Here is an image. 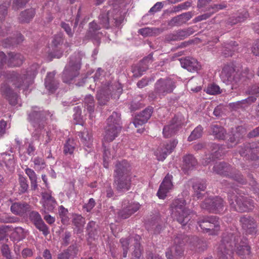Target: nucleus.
Listing matches in <instances>:
<instances>
[{
  "mask_svg": "<svg viewBox=\"0 0 259 259\" xmlns=\"http://www.w3.org/2000/svg\"><path fill=\"white\" fill-rule=\"evenodd\" d=\"M240 155L246 160H256L259 157V143H247L241 146Z\"/></svg>",
  "mask_w": 259,
  "mask_h": 259,
  "instance_id": "obj_15",
  "label": "nucleus"
},
{
  "mask_svg": "<svg viewBox=\"0 0 259 259\" xmlns=\"http://www.w3.org/2000/svg\"><path fill=\"white\" fill-rule=\"evenodd\" d=\"M24 171L30 180L31 189L35 190L38 187L37 177L36 173L33 169L28 167H26Z\"/></svg>",
  "mask_w": 259,
  "mask_h": 259,
  "instance_id": "obj_41",
  "label": "nucleus"
},
{
  "mask_svg": "<svg viewBox=\"0 0 259 259\" xmlns=\"http://www.w3.org/2000/svg\"><path fill=\"white\" fill-rule=\"evenodd\" d=\"M207 93L210 95H215L221 93L220 87L214 84H211L207 88Z\"/></svg>",
  "mask_w": 259,
  "mask_h": 259,
  "instance_id": "obj_60",
  "label": "nucleus"
},
{
  "mask_svg": "<svg viewBox=\"0 0 259 259\" xmlns=\"http://www.w3.org/2000/svg\"><path fill=\"white\" fill-rule=\"evenodd\" d=\"M223 153V148L220 147L218 145L213 144V149L212 150L211 153L208 157L203 159L202 163L204 165L208 164L211 160H214L215 158H218L222 156Z\"/></svg>",
  "mask_w": 259,
  "mask_h": 259,
  "instance_id": "obj_30",
  "label": "nucleus"
},
{
  "mask_svg": "<svg viewBox=\"0 0 259 259\" xmlns=\"http://www.w3.org/2000/svg\"><path fill=\"white\" fill-rule=\"evenodd\" d=\"M227 187L231 189L228 192V200L230 207L235 211L243 212L252 210L254 207L253 201L247 197L242 195L237 196L234 193V191L237 194H239L238 189L233 185L228 184Z\"/></svg>",
  "mask_w": 259,
  "mask_h": 259,
  "instance_id": "obj_5",
  "label": "nucleus"
},
{
  "mask_svg": "<svg viewBox=\"0 0 259 259\" xmlns=\"http://www.w3.org/2000/svg\"><path fill=\"white\" fill-rule=\"evenodd\" d=\"M35 14L34 9L31 8L22 11L18 18L21 23H28L32 19Z\"/></svg>",
  "mask_w": 259,
  "mask_h": 259,
  "instance_id": "obj_39",
  "label": "nucleus"
},
{
  "mask_svg": "<svg viewBox=\"0 0 259 259\" xmlns=\"http://www.w3.org/2000/svg\"><path fill=\"white\" fill-rule=\"evenodd\" d=\"M211 134L214 138L223 140L225 137L226 132L224 128L217 124H212L210 125Z\"/></svg>",
  "mask_w": 259,
  "mask_h": 259,
  "instance_id": "obj_38",
  "label": "nucleus"
},
{
  "mask_svg": "<svg viewBox=\"0 0 259 259\" xmlns=\"http://www.w3.org/2000/svg\"><path fill=\"white\" fill-rule=\"evenodd\" d=\"M8 4L6 3L0 5V23L5 20L7 15V9Z\"/></svg>",
  "mask_w": 259,
  "mask_h": 259,
  "instance_id": "obj_58",
  "label": "nucleus"
},
{
  "mask_svg": "<svg viewBox=\"0 0 259 259\" xmlns=\"http://www.w3.org/2000/svg\"><path fill=\"white\" fill-rule=\"evenodd\" d=\"M163 7L162 2H157L149 11L148 13L153 14L157 12L160 11Z\"/></svg>",
  "mask_w": 259,
  "mask_h": 259,
  "instance_id": "obj_61",
  "label": "nucleus"
},
{
  "mask_svg": "<svg viewBox=\"0 0 259 259\" xmlns=\"http://www.w3.org/2000/svg\"><path fill=\"white\" fill-rule=\"evenodd\" d=\"M63 252L67 253L68 256L72 258L77 255L78 249L76 245H72L70 246L66 250L64 251Z\"/></svg>",
  "mask_w": 259,
  "mask_h": 259,
  "instance_id": "obj_57",
  "label": "nucleus"
},
{
  "mask_svg": "<svg viewBox=\"0 0 259 259\" xmlns=\"http://www.w3.org/2000/svg\"><path fill=\"white\" fill-rule=\"evenodd\" d=\"M13 235L17 240H21L26 237L27 232L21 227H16L13 232Z\"/></svg>",
  "mask_w": 259,
  "mask_h": 259,
  "instance_id": "obj_53",
  "label": "nucleus"
},
{
  "mask_svg": "<svg viewBox=\"0 0 259 259\" xmlns=\"http://www.w3.org/2000/svg\"><path fill=\"white\" fill-rule=\"evenodd\" d=\"M178 144L176 140L170 141L168 143L164 144L156 151V156L158 160L163 161L175 149Z\"/></svg>",
  "mask_w": 259,
  "mask_h": 259,
  "instance_id": "obj_21",
  "label": "nucleus"
},
{
  "mask_svg": "<svg viewBox=\"0 0 259 259\" xmlns=\"http://www.w3.org/2000/svg\"><path fill=\"white\" fill-rule=\"evenodd\" d=\"M256 100V98L254 96H249L247 98L242 100L238 102V105L242 107H245L255 102Z\"/></svg>",
  "mask_w": 259,
  "mask_h": 259,
  "instance_id": "obj_56",
  "label": "nucleus"
},
{
  "mask_svg": "<svg viewBox=\"0 0 259 259\" xmlns=\"http://www.w3.org/2000/svg\"><path fill=\"white\" fill-rule=\"evenodd\" d=\"M235 250L243 257L249 255L250 253V248L246 238H242L238 230L233 227L223 233L221 242L218 248V256L220 259H233Z\"/></svg>",
  "mask_w": 259,
  "mask_h": 259,
  "instance_id": "obj_1",
  "label": "nucleus"
},
{
  "mask_svg": "<svg viewBox=\"0 0 259 259\" xmlns=\"http://www.w3.org/2000/svg\"><path fill=\"white\" fill-rule=\"evenodd\" d=\"M175 243V245L168 248L165 252L167 259H180L184 255V249L182 243Z\"/></svg>",
  "mask_w": 259,
  "mask_h": 259,
  "instance_id": "obj_24",
  "label": "nucleus"
},
{
  "mask_svg": "<svg viewBox=\"0 0 259 259\" xmlns=\"http://www.w3.org/2000/svg\"><path fill=\"white\" fill-rule=\"evenodd\" d=\"M87 232L89 237L95 239L97 236L98 231L96 227V222L91 221L87 224Z\"/></svg>",
  "mask_w": 259,
  "mask_h": 259,
  "instance_id": "obj_47",
  "label": "nucleus"
},
{
  "mask_svg": "<svg viewBox=\"0 0 259 259\" xmlns=\"http://www.w3.org/2000/svg\"><path fill=\"white\" fill-rule=\"evenodd\" d=\"M224 206V201L219 197L205 199L201 204L202 208L215 213L222 212L223 210Z\"/></svg>",
  "mask_w": 259,
  "mask_h": 259,
  "instance_id": "obj_16",
  "label": "nucleus"
},
{
  "mask_svg": "<svg viewBox=\"0 0 259 259\" xmlns=\"http://www.w3.org/2000/svg\"><path fill=\"white\" fill-rule=\"evenodd\" d=\"M42 198L44 200V206L49 210L54 209L56 204V201L50 193H44L42 194Z\"/></svg>",
  "mask_w": 259,
  "mask_h": 259,
  "instance_id": "obj_40",
  "label": "nucleus"
},
{
  "mask_svg": "<svg viewBox=\"0 0 259 259\" xmlns=\"http://www.w3.org/2000/svg\"><path fill=\"white\" fill-rule=\"evenodd\" d=\"M176 32L179 40L184 39L190 35L188 31L185 29L179 30Z\"/></svg>",
  "mask_w": 259,
  "mask_h": 259,
  "instance_id": "obj_63",
  "label": "nucleus"
},
{
  "mask_svg": "<svg viewBox=\"0 0 259 259\" xmlns=\"http://www.w3.org/2000/svg\"><path fill=\"white\" fill-rule=\"evenodd\" d=\"M84 103L85 108L91 115L95 109V101L93 96L91 95H87L84 99Z\"/></svg>",
  "mask_w": 259,
  "mask_h": 259,
  "instance_id": "obj_45",
  "label": "nucleus"
},
{
  "mask_svg": "<svg viewBox=\"0 0 259 259\" xmlns=\"http://www.w3.org/2000/svg\"><path fill=\"white\" fill-rule=\"evenodd\" d=\"M186 201L183 199L175 200L171 205V215L183 226H185L194 215L192 211L185 207Z\"/></svg>",
  "mask_w": 259,
  "mask_h": 259,
  "instance_id": "obj_10",
  "label": "nucleus"
},
{
  "mask_svg": "<svg viewBox=\"0 0 259 259\" xmlns=\"http://www.w3.org/2000/svg\"><path fill=\"white\" fill-rule=\"evenodd\" d=\"M29 0H14L13 3V9L17 10L24 7Z\"/></svg>",
  "mask_w": 259,
  "mask_h": 259,
  "instance_id": "obj_59",
  "label": "nucleus"
},
{
  "mask_svg": "<svg viewBox=\"0 0 259 259\" xmlns=\"http://www.w3.org/2000/svg\"><path fill=\"white\" fill-rule=\"evenodd\" d=\"M122 92L121 85L119 83H115L110 85L109 82H102V85L97 92L96 98L100 105H105L111 97L119 98Z\"/></svg>",
  "mask_w": 259,
  "mask_h": 259,
  "instance_id": "obj_9",
  "label": "nucleus"
},
{
  "mask_svg": "<svg viewBox=\"0 0 259 259\" xmlns=\"http://www.w3.org/2000/svg\"><path fill=\"white\" fill-rule=\"evenodd\" d=\"M192 187L194 191V197L197 199H201L203 195L201 192L205 191L206 188V182L204 180L197 181L193 183Z\"/></svg>",
  "mask_w": 259,
  "mask_h": 259,
  "instance_id": "obj_31",
  "label": "nucleus"
},
{
  "mask_svg": "<svg viewBox=\"0 0 259 259\" xmlns=\"http://www.w3.org/2000/svg\"><path fill=\"white\" fill-rule=\"evenodd\" d=\"M137 236H140L136 235L134 236H130L127 238H122L120 239V242L121 244L123 249H128L130 245H133L134 246L136 245V241L135 240L137 238Z\"/></svg>",
  "mask_w": 259,
  "mask_h": 259,
  "instance_id": "obj_48",
  "label": "nucleus"
},
{
  "mask_svg": "<svg viewBox=\"0 0 259 259\" xmlns=\"http://www.w3.org/2000/svg\"><path fill=\"white\" fill-rule=\"evenodd\" d=\"M237 50V44L235 41H231L230 42L225 43L222 48V54L225 57L232 56L235 52Z\"/></svg>",
  "mask_w": 259,
  "mask_h": 259,
  "instance_id": "obj_35",
  "label": "nucleus"
},
{
  "mask_svg": "<svg viewBox=\"0 0 259 259\" xmlns=\"http://www.w3.org/2000/svg\"><path fill=\"white\" fill-rule=\"evenodd\" d=\"M236 130V133L234 134L232 137H230L228 140V148L232 147L233 145H235L237 141L245 134V130L241 126H238Z\"/></svg>",
  "mask_w": 259,
  "mask_h": 259,
  "instance_id": "obj_32",
  "label": "nucleus"
},
{
  "mask_svg": "<svg viewBox=\"0 0 259 259\" xmlns=\"http://www.w3.org/2000/svg\"><path fill=\"white\" fill-rule=\"evenodd\" d=\"M159 28L155 27H145L139 29V33L143 36H152L159 34L161 32Z\"/></svg>",
  "mask_w": 259,
  "mask_h": 259,
  "instance_id": "obj_46",
  "label": "nucleus"
},
{
  "mask_svg": "<svg viewBox=\"0 0 259 259\" xmlns=\"http://www.w3.org/2000/svg\"><path fill=\"white\" fill-rule=\"evenodd\" d=\"M184 23L181 15L173 17L169 22L168 25L170 26H180Z\"/></svg>",
  "mask_w": 259,
  "mask_h": 259,
  "instance_id": "obj_55",
  "label": "nucleus"
},
{
  "mask_svg": "<svg viewBox=\"0 0 259 259\" xmlns=\"http://www.w3.org/2000/svg\"><path fill=\"white\" fill-rule=\"evenodd\" d=\"M226 8V5L223 4L219 5H214L208 8L209 11H211V14L216 13L220 10H222Z\"/></svg>",
  "mask_w": 259,
  "mask_h": 259,
  "instance_id": "obj_64",
  "label": "nucleus"
},
{
  "mask_svg": "<svg viewBox=\"0 0 259 259\" xmlns=\"http://www.w3.org/2000/svg\"><path fill=\"white\" fill-rule=\"evenodd\" d=\"M96 205V202L93 198H90L88 203H85L83 206V208L87 212H90L92 209L95 207Z\"/></svg>",
  "mask_w": 259,
  "mask_h": 259,
  "instance_id": "obj_62",
  "label": "nucleus"
},
{
  "mask_svg": "<svg viewBox=\"0 0 259 259\" xmlns=\"http://www.w3.org/2000/svg\"><path fill=\"white\" fill-rule=\"evenodd\" d=\"M29 219L39 231L42 232L44 235H47L49 233L48 227L45 224L39 213L35 211H32L29 213Z\"/></svg>",
  "mask_w": 259,
  "mask_h": 259,
  "instance_id": "obj_22",
  "label": "nucleus"
},
{
  "mask_svg": "<svg viewBox=\"0 0 259 259\" xmlns=\"http://www.w3.org/2000/svg\"><path fill=\"white\" fill-rule=\"evenodd\" d=\"M240 222L242 228L246 234L252 236L256 234L257 224L252 217L248 215H243L240 218Z\"/></svg>",
  "mask_w": 259,
  "mask_h": 259,
  "instance_id": "obj_19",
  "label": "nucleus"
},
{
  "mask_svg": "<svg viewBox=\"0 0 259 259\" xmlns=\"http://www.w3.org/2000/svg\"><path fill=\"white\" fill-rule=\"evenodd\" d=\"M153 110L152 107H148L138 114L133 121L135 127H138L146 123L151 116Z\"/></svg>",
  "mask_w": 259,
  "mask_h": 259,
  "instance_id": "obj_25",
  "label": "nucleus"
},
{
  "mask_svg": "<svg viewBox=\"0 0 259 259\" xmlns=\"http://www.w3.org/2000/svg\"><path fill=\"white\" fill-rule=\"evenodd\" d=\"M147 59H143L138 64L135 65L132 68L133 76L138 77L143 75L148 68V65L146 63Z\"/></svg>",
  "mask_w": 259,
  "mask_h": 259,
  "instance_id": "obj_33",
  "label": "nucleus"
},
{
  "mask_svg": "<svg viewBox=\"0 0 259 259\" xmlns=\"http://www.w3.org/2000/svg\"><path fill=\"white\" fill-rule=\"evenodd\" d=\"M213 170L217 174L232 178L240 184L243 185L246 183L243 176L226 162H217L213 167Z\"/></svg>",
  "mask_w": 259,
  "mask_h": 259,
  "instance_id": "obj_13",
  "label": "nucleus"
},
{
  "mask_svg": "<svg viewBox=\"0 0 259 259\" xmlns=\"http://www.w3.org/2000/svg\"><path fill=\"white\" fill-rule=\"evenodd\" d=\"M197 164L195 158L192 155L185 156L183 159V168L187 171L192 169Z\"/></svg>",
  "mask_w": 259,
  "mask_h": 259,
  "instance_id": "obj_37",
  "label": "nucleus"
},
{
  "mask_svg": "<svg viewBox=\"0 0 259 259\" xmlns=\"http://www.w3.org/2000/svg\"><path fill=\"white\" fill-rule=\"evenodd\" d=\"M78 136L85 146L91 147L93 141L92 135L88 130L84 128L82 132H78Z\"/></svg>",
  "mask_w": 259,
  "mask_h": 259,
  "instance_id": "obj_36",
  "label": "nucleus"
},
{
  "mask_svg": "<svg viewBox=\"0 0 259 259\" xmlns=\"http://www.w3.org/2000/svg\"><path fill=\"white\" fill-rule=\"evenodd\" d=\"M55 71L48 72L45 80V87L51 93H54L59 87V83L55 78Z\"/></svg>",
  "mask_w": 259,
  "mask_h": 259,
  "instance_id": "obj_27",
  "label": "nucleus"
},
{
  "mask_svg": "<svg viewBox=\"0 0 259 259\" xmlns=\"http://www.w3.org/2000/svg\"><path fill=\"white\" fill-rule=\"evenodd\" d=\"M180 61L182 67L190 72H197L201 69V65L194 58L187 57L182 58Z\"/></svg>",
  "mask_w": 259,
  "mask_h": 259,
  "instance_id": "obj_26",
  "label": "nucleus"
},
{
  "mask_svg": "<svg viewBox=\"0 0 259 259\" xmlns=\"http://www.w3.org/2000/svg\"><path fill=\"white\" fill-rule=\"evenodd\" d=\"M30 209V206L26 203L15 202L11 206V211L17 215H23Z\"/></svg>",
  "mask_w": 259,
  "mask_h": 259,
  "instance_id": "obj_29",
  "label": "nucleus"
},
{
  "mask_svg": "<svg viewBox=\"0 0 259 259\" xmlns=\"http://www.w3.org/2000/svg\"><path fill=\"white\" fill-rule=\"evenodd\" d=\"M172 176L169 174H167L165 176L157 193V195L159 198L164 199L167 193L172 189L174 187L172 182Z\"/></svg>",
  "mask_w": 259,
  "mask_h": 259,
  "instance_id": "obj_20",
  "label": "nucleus"
},
{
  "mask_svg": "<svg viewBox=\"0 0 259 259\" xmlns=\"http://www.w3.org/2000/svg\"><path fill=\"white\" fill-rule=\"evenodd\" d=\"M75 148V143L73 140L68 139L64 145L63 151L65 154H72Z\"/></svg>",
  "mask_w": 259,
  "mask_h": 259,
  "instance_id": "obj_52",
  "label": "nucleus"
},
{
  "mask_svg": "<svg viewBox=\"0 0 259 259\" xmlns=\"http://www.w3.org/2000/svg\"><path fill=\"white\" fill-rule=\"evenodd\" d=\"M83 56V53L82 52H75L70 56L62 74V79L64 82L71 83L79 74Z\"/></svg>",
  "mask_w": 259,
  "mask_h": 259,
  "instance_id": "obj_7",
  "label": "nucleus"
},
{
  "mask_svg": "<svg viewBox=\"0 0 259 259\" xmlns=\"http://www.w3.org/2000/svg\"><path fill=\"white\" fill-rule=\"evenodd\" d=\"M58 213L62 223L64 225L67 224L69 222V218L67 215L68 213V209L63 206L61 205L59 207Z\"/></svg>",
  "mask_w": 259,
  "mask_h": 259,
  "instance_id": "obj_49",
  "label": "nucleus"
},
{
  "mask_svg": "<svg viewBox=\"0 0 259 259\" xmlns=\"http://www.w3.org/2000/svg\"><path fill=\"white\" fill-rule=\"evenodd\" d=\"M72 224L77 229V232H82V228L85 223V219L80 214H74L72 217Z\"/></svg>",
  "mask_w": 259,
  "mask_h": 259,
  "instance_id": "obj_42",
  "label": "nucleus"
},
{
  "mask_svg": "<svg viewBox=\"0 0 259 259\" xmlns=\"http://www.w3.org/2000/svg\"><path fill=\"white\" fill-rule=\"evenodd\" d=\"M113 177V185L117 191L124 192L131 189V167L126 160L116 162Z\"/></svg>",
  "mask_w": 259,
  "mask_h": 259,
  "instance_id": "obj_3",
  "label": "nucleus"
},
{
  "mask_svg": "<svg viewBox=\"0 0 259 259\" xmlns=\"http://www.w3.org/2000/svg\"><path fill=\"white\" fill-rule=\"evenodd\" d=\"M9 56L8 64L9 66L17 67L22 64L24 58L20 54L10 53H9Z\"/></svg>",
  "mask_w": 259,
  "mask_h": 259,
  "instance_id": "obj_34",
  "label": "nucleus"
},
{
  "mask_svg": "<svg viewBox=\"0 0 259 259\" xmlns=\"http://www.w3.org/2000/svg\"><path fill=\"white\" fill-rule=\"evenodd\" d=\"M1 92L11 105H15L17 104L18 95L13 92L9 85L7 84L3 85L1 87Z\"/></svg>",
  "mask_w": 259,
  "mask_h": 259,
  "instance_id": "obj_28",
  "label": "nucleus"
},
{
  "mask_svg": "<svg viewBox=\"0 0 259 259\" xmlns=\"http://www.w3.org/2000/svg\"><path fill=\"white\" fill-rule=\"evenodd\" d=\"M176 87V82L174 79L170 78H161L156 81L154 91L149 94V97L152 100H155L157 97L161 98L171 93Z\"/></svg>",
  "mask_w": 259,
  "mask_h": 259,
  "instance_id": "obj_12",
  "label": "nucleus"
},
{
  "mask_svg": "<svg viewBox=\"0 0 259 259\" xmlns=\"http://www.w3.org/2000/svg\"><path fill=\"white\" fill-rule=\"evenodd\" d=\"M140 207V205L138 202L124 200L122 202L121 208L118 212V217L123 219H127L137 212Z\"/></svg>",
  "mask_w": 259,
  "mask_h": 259,
  "instance_id": "obj_18",
  "label": "nucleus"
},
{
  "mask_svg": "<svg viewBox=\"0 0 259 259\" xmlns=\"http://www.w3.org/2000/svg\"><path fill=\"white\" fill-rule=\"evenodd\" d=\"M18 181L20 193L23 194L26 192L28 188V183L27 178L22 175H19Z\"/></svg>",
  "mask_w": 259,
  "mask_h": 259,
  "instance_id": "obj_50",
  "label": "nucleus"
},
{
  "mask_svg": "<svg viewBox=\"0 0 259 259\" xmlns=\"http://www.w3.org/2000/svg\"><path fill=\"white\" fill-rule=\"evenodd\" d=\"M37 69V65H33L30 69L23 70L20 73L14 71L7 72L6 77L15 88L26 90L33 83Z\"/></svg>",
  "mask_w": 259,
  "mask_h": 259,
  "instance_id": "obj_4",
  "label": "nucleus"
},
{
  "mask_svg": "<svg viewBox=\"0 0 259 259\" xmlns=\"http://www.w3.org/2000/svg\"><path fill=\"white\" fill-rule=\"evenodd\" d=\"M24 38L23 35L20 33H17L15 37L7 39L4 42L3 45L4 47L7 48L15 44H18L23 41Z\"/></svg>",
  "mask_w": 259,
  "mask_h": 259,
  "instance_id": "obj_44",
  "label": "nucleus"
},
{
  "mask_svg": "<svg viewBox=\"0 0 259 259\" xmlns=\"http://www.w3.org/2000/svg\"><path fill=\"white\" fill-rule=\"evenodd\" d=\"M121 128L120 114L113 112L107 120L104 141L107 142L113 141L118 136Z\"/></svg>",
  "mask_w": 259,
  "mask_h": 259,
  "instance_id": "obj_11",
  "label": "nucleus"
},
{
  "mask_svg": "<svg viewBox=\"0 0 259 259\" xmlns=\"http://www.w3.org/2000/svg\"><path fill=\"white\" fill-rule=\"evenodd\" d=\"M202 133L203 127L200 125H199L192 132L188 138V140L189 141H192L200 138L202 135Z\"/></svg>",
  "mask_w": 259,
  "mask_h": 259,
  "instance_id": "obj_51",
  "label": "nucleus"
},
{
  "mask_svg": "<svg viewBox=\"0 0 259 259\" xmlns=\"http://www.w3.org/2000/svg\"><path fill=\"white\" fill-rule=\"evenodd\" d=\"M114 20H111L109 18V13H104L99 16V24L95 21L89 23V29L85 35L87 39H92L98 40L103 36V33L99 31L102 28L108 29L110 27V23Z\"/></svg>",
  "mask_w": 259,
  "mask_h": 259,
  "instance_id": "obj_8",
  "label": "nucleus"
},
{
  "mask_svg": "<svg viewBox=\"0 0 259 259\" xmlns=\"http://www.w3.org/2000/svg\"><path fill=\"white\" fill-rule=\"evenodd\" d=\"M140 236H137L136 241V245L134 246V249L132 253L131 259H141L143 249L141 248L140 240Z\"/></svg>",
  "mask_w": 259,
  "mask_h": 259,
  "instance_id": "obj_43",
  "label": "nucleus"
},
{
  "mask_svg": "<svg viewBox=\"0 0 259 259\" xmlns=\"http://www.w3.org/2000/svg\"><path fill=\"white\" fill-rule=\"evenodd\" d=\"M184 119L181 116H175L163 128V134L165 138H169L175 135L182 127Z\"/></svg>",
  "mask_w": 259,
  "mask_h": 259,
  "instance_id": "obj_17",
  "label": "nucleus"
},
{
  "mask_svg": "<svg viewBox=\"0 0 259 259\" xmlns=\"http://www.w3.org/2000/svg\"><path fill=\"white\" fill-rule=\"evenodd\" d=\"M31 160L33 162L35 168H44L45 166V160L40 157L36 156L32 158Z\"/></svg>",
  "mask_w": 259,
  "mask_h": 259,
  "instance_id": "obj_54",
  "label": "nucleus"
},
{
  "mask_svg": "<svg viewBox=\"0 0 259 259\" xmlns=\"http://www.w3.org/2000/svg\"><path fill=\"white\" fill-rule=\"evenodd\" d=\"M199 226L204 232L211 235H217L220 231L219 218L216 216L204 217L197 222Z\"/></svg>",
  "mask_w": 259,
  "mask_h": 259,
  "instance_id": "obj_14",
  "label": "nucleus"
},
{
  "mask_svg": "<svg viewBox=\"0 0 259 259\" xmlns=\"http://www.w3.org/2000/svg\"><path fill=\"white\" fill-rule=\"evenodd\" d=\"M244 74H252L249 70L246 68L242 70L239 66L234 64H225L220 73V78L223 83L230 85L232 90L237 89L245 80V77H248Z\"/></svg>",
  "mask_w": 259,
  "mask_h": 259,
  "instance_id": "obj_2",
  "label": "nucleus"
},
{
  "mask_svg": "<svg viewBox=\"0 0 259 259\" xmlns=\"http://www.w3.org/2000/svg\"><path fill=\"white\" fill-rule=\"evenodd\" d=\"M27 120L34 128L36 134L39 135L47 124V120L51 118L53 114L48 110L34 106L27 111Z\"/></svg>",
  "mask_w": 259,
  "mask_h": 259,
  "instance_id": "obj_6",
  "label": "nucleus"
},
{
  "mask_svg": "<svg viewBox=\"0 0 259 259\" xmlns=\"http://www.w3.org/2000/svg\"><path fill=\"white\" fill-rule=\"evenodd\" d=\"M176 243L181 244V242L183 245L187 243L191 249H194L196 248L199 247L198 245L201 242V240L196 236L188 237L184 234H179L175 238Z\"/></svg>",
  "mask_w": 259,
  "mask_h": 259,
  "instance_id": "obj_23",
  "label": "nucleus"
}]
</instances>
